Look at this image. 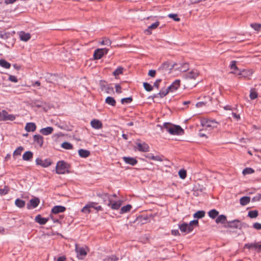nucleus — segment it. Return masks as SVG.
<instances>
[{
	"instance_id": "nucleus-1",
	"label": "nucleus",
	"mask_w": 261,
	"mask_h": 261,
	"mask_svg": "<svg viewBox=\"0 0 261 261\" xmlns=\"http://www.w3.org/2000/svg\"><path fill=\"white\" fill-rule=\"evenodd\" d=\"M162 128H164L170 134L173 135H182L184 133V129L179 125H175L170 123H165Z\"/></svg>"
},
{
	"instance_id": "nucleus-2",
	"label": "nucleus",
	"mask_w": 261,
	"mask_h": 261,
	"mask_svg": "<svg viewBox=\"0 0 261 261\" xmlns=\"http://www.w3.org/2000/svg\"><path fill=\"white\" fill-rule=\"evenodd\" d=\"M198 225V221L194 220L191 221L189 224L183 222L179 224L178 226L180 230L182 232L189 233L193 231L194 226Z\"/></svg>"
},
{
	"instance_id": "nucleus-3",
	"label": "nucleus",
	"mask_w": 261,
	"mask_h": 261,
	"mask_svg": "<svg viewBox=\"0 0 261 261\" xmlns=\"http://www.w3.org/2000/svg\"><path fill=\"white\" fill-rule=\"evenodd\" d=\"M176 64L170 65L167 62L163 63L158 69L157 71L162 75L165 76L171 72Z\"/></svg>"
},
{
	"instance_id": "nucleus-4",
	"label": "nucleus",
	"mask_w": 261,
	"mask_h": 261,
	"mask_svg": "<svg viewBox=\"0 0 261 261\" xmlns=\"http://www.w3.org/2000/svg\"><path fill=\"white\" fill-rule=\"evenodd\" d=\"M68 165L64 161H59L56 166V172L59 174H65L66 172L68 173Z\"/></svg>"
},
{
	"instance_id": "nucleus-5",
	"label": "nucleus",
	"mask_w": 261,
	"mask_h": 261,
	"mask_svg": "<svg viewBox=\"0 0 261 261\" xmlns=\"http://www.w3.org/2000/svg\"><path fill=\"white\" fill-rule=\"evenodd\" d=\"M244 225L245 224H242L240 221L235 220L233 221L227 222L224 225V226L225 228L241 229Z\"/></svg>"
},
{
	"instance_id": "nucleus-6",
	"label": "nucleus",
	"mask_w": 261,
	"mask_h": 261,
	"mask_svg": "<svg viewBox=\"0 0 261 261\" xmlns=\"http://www.w3.org/2000/svg\"><path fill=\"white\" fill-rule=\"evenodd\" d=\"M202 126L205 129L211 130L214 128L217 127L218 122L213 120H207L202 122Z\"/></svg>"
},
{
	"instance_id": "nucleus-7",
	"label": "nucleus",
	"mask_w": 261,
	"mask_h": 261,
	"mask_svg": "<svg viewBox=\"0 0 261 261\" xmlns=\"http://www.w3.org/2000/svg\"><path fill=\"white\" fill-rule=\"evenodd\" d=\"M75 251L79 259H83L87 254L86 248L80 247L77 244L75 245Z\"/></svg>"
},
{
	"instance_id": "nucleus-8",
	"label": "nucleus",
	"mask_w": 261,
	"mask_h": 261,
	"mask_svg": "<svg viewBox=\"0 0 261 261\" xmlns=\"http://www.w3.org/2000/svg\"><path fill=\"white\" fill-rule=\"evenodd\" d=\"M109 49L107 48H98L95 50L94 53V58L95 59H100L105 54H107Z\"/></svg>"
},
{
	"instance_id": "nucleus-9",
	"label": "nucleus",
	"mask_w": 261,
	"mask_h": 261,
	"mask_svg": "<svg viewBox=\"0 0 261 261\" xmlns=\"http://www.w3.org/2000/svg\"><path fill=\"white\" fill-rule=\"evenodd\" d=\"M122 201L120 200L117 201H113L112 199L109 200L106 204L113 210H118L122 204Z\"/></svg>"
},
{
	"instance_id": "nucleus-10",
	"label": "nucleus",
	"mask_w": 261,
	"mask_h": 261,
	"mask_svg": "<svg viewBox=\"0 0 261 261\" xmlns=\"http://www.w3.org/2000/svg\"><path fill=\"white\" fill-rule=\"evenodd\" d=\"M200 74V72L197 69H193L188 72L185 76V79L195 80Z\"/></svg>"
},
{
	"instance_id": "nucleus-11",
	"label": "nucleus",
	"mask_w": 261,
	"mask_h": 261,
	"mask_svg": "<svg viewBox=\"0 0 261 261\" xmlns=\"http://www.w3.org/2000/svg\"><path fill=\"white\" fill-rule=\"evenodd\" d=\"M244 248H247L248 249H254L257 252H260L261 251V244L256 243H247L244 245Z\"/></svg>"
},
{
	"instance_id": "nucleus-12",
	"label": "nucleus",
	"mask_w": 261,
	"mask_h": 261,
	"mask_svg": "<svg viewBox=\"0 0 261 261\" xmlns=\"http://www.w3.org/2000/svg\"><path fill=\"white\" fill-rule=\"evenodd\" d=\"M39 203H40L39 199L37 197H34L32 199H31L29 201V202L27 204V208L28 209L35 208L38 205Z\"/></svg>"
},
{
	"instance_id": "nucleus-13",
	"label": "nucleus",
	"mask_w": 261,
	"mask_h": 261,
	"mask_svg": "<svg viewBox=\"0 0 261 261\" xmlns=\"http://www.w3.org/2000/svg\"><path fill=\"white\" fill-rule=\"evenodd\" d=\"M36 163L37 165H40L43 167H47L50 166L51 164V161L49 159H45L42 160L40 158H37L36 160Z\"/></svg>"
},
{
	"instance_id": "nucleus-14",
	"label": "nucleus",
	"mask_w": 261,
	"mask_h": 261,
	"mask_svg": "<svg viewBox=\"0 0 261 261\" xmlns=\"http://www.w3.org/2000/svg\"><path fill=\"white\" fill-rule=\"evenodd\" d=\"M137 149L140 151L147 152L149 151V146L147 144L143 142L141 143L139 142H136Z\"/></svg>"
},
{
	"instance_id": "nucleus-15",
	"label": "nucleus",
	"mask_w": 261,
	"mask_h": 261,
	"mask_svg": "<svg viewBox=\"0 0 261 261\" xmlns=\"http://www.w3.org/2000/svg\"><path fill=\"white\" fill-rule=\"evenodd\" d=\"M91 126L94 129H98L102 127V122L98 119H93L90 122Z\"/></svg>"
},
{
	"instance_id": "nucleus-16",
	"label": "nucleus",
	"mask_w": 261,
	"mask_h": 261,
	"mask_svg": "<svg viewBox=\"0 0 261 261\" xmlns=\"http://www.w3.org/2000/svg\"><path fill=\"white\" fill-rule=\"evenodd\" d=\"M180 81L179 80H176L170 86H169L168 90L171 92L176 91L180 86Z\"/></svg>"
},
{
	"instance_id": "nucleus-17",
	"label": "nucleus",
	"mask_w": 261,
	"mask_h": 261,
	"mask_svg": "<svg viewBox=\"0 0 261 261\" xmlns=\"http://www.w3.org/2000/svg\"><path fill=\"white\" fill-rule=\"evenodd\" d=\"M66 208L61 205L55 206L51 210V213L54 214H57L59 213H63L65 211Z\"/></svg>"
},
{
	"instance_id": "nucleus-18",
	"label": "nucleus",
	"mask_w": 261,
	"mask_h": 261,
	"mask_svg": "<svg viewBox=\"0 0 261 261\" xmlns=\"http://www.w3.org/2000/svg\"><path fill=\"white\" fill-rule=\"evenodd\" d=\"M160 22L159 21H156L153 23L151 25H149L147 29L144 31V33L147 35L151 34V30L155 29L159 25Z\"/></svg>"
},
{
	"instance_id": "nucleus-19",
	"label": "nucleus",
	"mask_w": 261,
	"mask_h": 261,
	"mask_svg": "<svg viewBox=\"0 0 261 261\" xmlns=\"http://www.w3.org/2000/svg\"><path fill=\"white\" fill-rule=\"evenodd\" d=\"M48 218L42 217L40 215H38L35 218V221L41 225L45 224L48 221Z\"/></svg>"
},
{
	"instance_id": "nucleus-20",
	"label": "nucleus",
	"mask_w": 261,
	"mask_h": 261,
	"mask_svg": "<svg viewBox=\"0 0 261 261\" xmlns=\"http://www.w3.org/2000/svg\"><path fill=\"white\" fill-rule=\"evenodd\" d=\"M36 129V124L33 122H29L26 124L25 129L28 132H34Z\"/></svg>"
},
{
	"instance_id": "nucleus-21",
	"label": "nucleus",
	"mask_w": 261,
	"mask_h": 261,
	"mask_svg": "<svg viewBox=\"0 0 261 261\" xmlns=\"http://www.w3.org/2000/svg\"><path fill=\"white\" fill-rule=\"evenodd\" d=\"M123 160L126 163L132 166H134L137 163V161L133 158L124 156L123 158Z\"/></svg>"
},
{
	"instance_id": "nucleus-22",
	"label": "nucleus",
	"mask_w": 261,
	"mask_h": 261,
	"mask_svg": "<svg viewBox=\"0 0 261 261\" xmlns=\"http://www.w3.org/2000/svg\"><path fill=\"white\" fill-rule=\"evenodd\" d=\"M97 196L99 197H100L101 199H102L103 202L106 204V202H108L109 201V200H111V196L109 195L107 193H99L97 194Z\"/></svg>"
},
{
	"instance_id": "nucleus-23",
	"label": "nucleus",
	"mask_w": 261,
	"mask_h": 261,
	"mask_svg": "<svg viewBox=\"0 0 261 261\" xmlns=\"http://www.w3.org/2000/svg\"><path fill=\"white\" fill-rule=\"evenodd\" d=\"M19 37L21 40L27 41L31 38V35L29 33H26L21 31L19 33Z\"/></svg>"
},
{
	"instance_id": "nucleus-24",
	"label": "nucleus",
	"mask_w": 261,
	"mask_h": 261,
	"mask_svg": "<svg viewBox=\"0 0 261 261\" xmlns=\"http://www.w3.org/2000/svg\"><path fill=\"white\" fill-rule=\"evenodd\" d=\"M34 142L37 143L41 147L43 144V138L40 135H35L34 136Z\"/></svg>"
},
{
	"instance_id": "nucleus-25",
	"label": "nucleus",
	"mask_w": 261,
	"mask_h": 261,
	"mask_svg": "<svg viewBox=\"0 0 261 261\" xmlns=\"http://www.w3.org/2000/svg\"><path fill=\"white\" fill-rule=\"evenodd\" d=\"M216 222L217 223H221L225 225L227 222L226 217L224 215L218 216L217 218L216 219Z\"/></svg>"
},
{
	"instance_id": "nucleus-26",
	"label": "nucleus",
	"mask_w": 261,
	"mask_h": 261,
	"mask_svg": "<svg viewBox=\"0 0 261 261\" xmlns=\"http://www.w3.org/2000/svg\"><path fill=\"white\" fill-rule=\"evenodd\" d=\"M53 128L52 127H47L40 129V132L43 135H48L51 134L53 132Z\"/></svg>"
},
{
	"instance_id": "nucleus-27",
	"label": "nucleus",
	"mask_w": 261,
	"mask_h": 261,
	"mask_svg": "<svg viewBox=\"0 0 261 261\" xmlns=\"http://www.w3.org/2000/svg\"><path fill=\"white\" fill-rule=\"evenodd\" d=\"M79 154L82 158H87L90 154L89 150L81 149L79 150Z\"/></svg>"
},
{
	"instance_id": "nucleus-28",
	"label": "nucleus",
	"mask_w": 261,
	"mask_h": 261,
	"mask_svg": "<svg viewBox=\"0 0 261 261\" xmlns=\"http://www.w3.org/2000/svg\"><path fill=\"white\" fill-rule=\"evenodd\" d=\"M146 157L150 160H154V161H157L159 162H162L163 161V156L160 155H156L154 156L152 155V154H148Z\"/></svg>"
},
{
	"instance_id": "nucleus-29",
	"label": "nucleus",
	"mask_w": 261,
	"mask_h": 261,
	"mask_svg": "<svg viewBox=\"0 0 261 261\" xmlns=\"http://www.w3.org/2000/svg\"><path fill=\"white\" fill-rule=\"evenodd\" d=\"M33 158V153L28 151L24 152L22 155V159L24 161H30Z\"/></svg>"
},
{
	"instance_id": "nucleus-30",
	"label": "nucleus",
	"mask_w": 261,
	"mask_h": 261,
	"mask_svg": "<svg viewBox=\"0 0 261 261\" xmlns=\"http://www.w3.org/2000/svg\"><path fill=\"white\" fill-rule=\"evenodd\" d=\"M250 198L248 196H244L240 199V204L242 205H246L249 203Z\"/></svg>"
},
{
	"instance_id": "nucleus-31",
	"label": "nucleus",
	"mask_w": 261,
	"mask_h": 261,
	"mask_svg": "<svg viewBox=\"0 0 261 261\" xmlns=\"http://www.w3.org/2000/svg\"><path fill=\"white\" fill-rule=\"evenodd\" d=\"M208 216L212 218L215 219L219 215V212L216 210H212L208 213Z\"/></svg>"
},
{
	"instance_id": "nucleus-32",
	"label": "nucleus",
	"mask_w": 261,
	"mask_h": 261,
	"mask_svg": "<svg viewBox=\"0 0 261 261\" xmlns=\"http://www.w3.org/2000/svg\"><path fill=\"white\" fill-rule=\"evenodd\" d=\"M106 102L112 106H115L116 105V101L114 98L109 96L106 99Z\"/></svg>"
},
{
	"instance_id": "nucleus-33",
	"label": "nucleus",
	"mask_w": 261,
	"mask_h": 261,
	"mask_svg": "<svg viewBox=\"0 0 261 261\" xmlns=\"http://www.w3.org/2000/svg\"><path fill=\"white\" fill-rule=\"evenodd\" d=\"M253 72L251 70H243L242 77L244 78H249L252 75Z\"/></svg>"
},
{
	"instance_id": "nucleus-34",
	"label": "nucleus",
	"mask_w": 261,
	"mask_h": 261,
	"mask_svg": "<svg viewBox=\"0 0 261 261\" xmlns=\"http://www.w3.org/2000/svg\"><path fill=\"white\" fill-rule=\"evenodd\" d=\"M204 216H205L204 211H199L194 214L193 217L195 218L200 219V218H203Z\"/></svg>"
},
{
	"instance_id": "nucleus-35",
	"label": "nucleus",
	"mask_w": 261,
	"mask_h": 261,
	"mask_svg": "<svg viewBox=\"0 0 261 261\" xmlns=\"http://www.w3.org/2000/svg\"><path fill=\"white\" fill-rule=\"evenodd\" d=\"M0 66L4 68L9 69L11 66V64L6 60L1 59L0 60Z\"/></svg>"
},
{
	"instance_id": "nucleus-36",
	"label": "nucleus",
	"mask_w": 261,
	"mask_h": 261,
	"mask_svg": "<svg viewBox=\"0 0 261 261\" xmlns=\"http://www.w3.org/2000/svg\"><path fill=\"white\" fill-rule=\"evenodd\" d=\"M15 204L17 207L22 208L25 205V201L19 199H17L15 201Z\"/></svg>"
},
{
	"instance_id": "nucleus-37",
	"label": "nucleus",
	"mask_w": 261,
	"mask_h": 261,
	"mask_svg": "<svg viewBox=\"0 0 261 261\" xmlns=\"http://www.w3.org/2000/svg\"><path fill=\"white\" fill-rule=\"evenodd\" d=\"M10 36V33L9 32H6L5 31H0V38L3 40H6L8 39Z\"/></svg>"
},
{
	"instance_id": "nucleus-38",
	"label": "nucleus",
	"mask_w": 261,
	"mask_h": 261,
	"mask_svg": "<svg viewBox=\"0 0 261 261\" xmlns=\"http://www.w3.org/2000/svg\"><path fill=\"white\" fill-rule=\"evenodd\" d=\"M132 208V205L127 204L126 206H123L120 210V213L123 214L129 212Z\"/></svg>"
},
{
	"instance_id": "nucleus-39",
	"label": "nucleus",
	"mask_w": 261,
	"mask_h": 261,
	"mask_svg": "<svg viewBox=\"0 0 261 261\" xmlns=\"http://www.w3.org/2000/svg\"><path fill=\"white\" fill-rule=\"evenodd\" d=\"M258 94L254 89L250 90L249 97L251 99H254L257 97Z\"/></svg>"
},
{
	"instance_id": "nucleus-40",
	"label": "nucleus",
	"mask_w": 261,
	"mask_h": 261,
	"mask_svg": "<svg viewBox=\"0 0 261 261\" xmlns=\"http://www.w3.org/2000/svg\"><path fill=\"white\" fill-rule=\"evenodd\" d=\"M61 147L65 149H71L73 148L72 145L67 142H63L61 144Z\"/></svg>"
},
{
	"instance_id": "nucleus-41",
	"label": "nucleus",
	"mask_w": 261,
	"mask_h": 261,
	"mask_svg": "<svg viewBox=\"0 0 261 261\" xmlns=\"http://www.w3.org/2000/svg\"><path fill=\"white\" fill-rule=\"evenodd\" d=\"M169 92H171L170 90H168V88H167L166 89L161 90L157 95H159L161 97H163L164 96L167 95Z\"/></svg>"
},
{
	"instance_id": "nucleus-42",
	"label": "nucleus",
	"mask_w": 261,
	"mask_h": 261,
	"mask_svg": "<svg viewBox=\"0 0 261 261\" xmlns=\"http://www.w3.org/2000/svg\"><path fill=\"white\" fill-rule=\"evenodd\" d=\"M123 68L119 67L117 68L113 73V74L116 77L120 74L123 73Z\"/></svg>"
},
{
	"instance_id": "nucleus-43",
	"label": "nucleus",
	"mask_w": 261,
	"mask_h": 261,
	"mask_svg": "<svg viewBox=\"0 0 261 261\" xmlns=\"http://www.w3.org/2000/svg\"><path fill=\"white\" fill-rule=\"evenodd\" d=\"M188 64L187 63H185L181 65V67H178L177 68V69L180 70V71L186 72V71L188 70Z\"/></svg>"
},
{
	"instance_id": "nucleus-44",
	"label": "nucleus",
	"mask_w": 261,
	"mask_h": 261,
	"mask_svg": "<svg viewBox=\"0 0 261 261\" xmlns=\"http://www.w3.org/2000/svg\"><path fill=\"white\" fill-rule=\"evenodd\" d=\"M23 150L22 147L19 146L18 147L14 152L13 156H18L21 154L22 151Z\"/></svg>"
},
{
	"instance_id": "nucleus-45",
	"label": "nucleus",
	"mask_w": 261,
	"mask_h": 261,
	"mask_svg": "<svg viewBox=\"0 0 261 261\" xmlns=\"http://www.w3.org/2000/svg\"><path fill=\"white\" fill-rule=\"evenodd\" d=\"M254 172V170L251 168H246L243 171L244 175L251 174Z\"/></svg>"
},
{
	"instance_id": "nucleus-46",
	"label": "nucleus",
	"mask_w": 261,
	"mask_h": 261,
	"mask_svg": "<svg viewBox=\"0 0 261 261\" xmlns=\"http://www.w3.org/2000/svg\"><path fill=\"white\" fill-rule=\"evenodd\" d=\"M258 215V212L256 210L251 211L248 213V216L251 218H256Z\"/></svg>"
},
{
	"instance_id": "nucleus-47",
	"label": "nucleus",
	"mask_w": 261,
	"mask_h": 261,
	"mask_svg": "<svg viewBox=\"0 0 261 261\" xmlns=\"http://www.w3.org/2000/svg\"><path fill=\"white\" fill-rule=\"evenodd\" d=\"M143 86L145 89L147 91H151L153 89L152 86L148 83H144Z\"/></svg>"
},
{
	"instance_id": "nucleus-48",
	"label": "nucleus",
	"mask_w": 261,
	"mask_h": 261,
	"mask_svg": "<svg viewBox=\"0 0 261 261\" xmlns=\"http://www.w3.org/2000/svg\"><path fill=\"white\" fill-rule=\"evenodd\" d=\"M133 100V99L131 97L127 98H123L121 100V102L122 104L124 103H130Z\"/></svg>"
},
{
	"instance_id": "nucleus-49",
	"label": "nucleus",
	"mask_w": 261,
	"mask_h": 261,
	"mask_svg": "<svg viewBox=\"0 0 261 261\" xmlns=\"http://www.w3.org/2000/svg\"><path fill=\"white\" fill-rule=\"evenodd\" d=\"M100 43L101 45H110L111 44V41L108 38H104L103 40L100 42Z\"/></svg>"
},
{
	"instance_id": "nucleus-50",
	"label": "nucleus",
	"mask_w": 261,
	"mask_h": 261,
	"mask_svg": "<svg viewBox=\"0 0 261 261\" xmlns=\"http://www.w3.org/2000/svg\"><path fill=\"white\" fill-rule=\"evenodd\" d=\"M15 118L16 117H15V115H12V114H9L7 112V115H6V121H7V120L13 121V120H15Z\"/></svg>"
},
{
	"instance_id": "nucleus-51",
	"label": "nucleus",
	"mask_w": 261,
	"mask_h": 261,
	"mask_svg": "<svg viewBox=\"0 0 261 261\" xmlns=\"http://www.w3.org/2000/svg\"><path fill=\"white\" fill-rule=\"evenodd\" d=\"M118 259V257H117L115 255H111L109 256H107L105 259V261H116Z\"/></svg>"
},
{
	"instance_id": "nucleus-52",
	"label": "nucleus",
	"mask_w": 261,
	"mask_h": 261,
	"mask_svg": "<svg viewBox=\"0 0 261 261\" xmlns=\"http://www.w3.org/2000/svg\"><path fill=\"white\" fill-rule=\"evenodd\" d=\"M178 175L181 179H185L187 175V173L185 170H180L178 172Z\"/></svg>"
},
{
	"instance_id": "nucleus-53",
	"label": "nucleus",
	"mask_w": 261,
	"mask_h": 261,
	"mask_svg": "<svg viewBox=\"0 0 261 261\" xmlns=\"http://www.w3.org/2000/svg\"><path fill=\"white\" fill-rule=\"evenodd\" d=\"M9 189L8 187L5 186L4 189H0V195H6L8 193Z\"/></svg>"
},
{
	"instance_id": "nucleus-54",
	"label": "nucleus",
	"mask_w": 261,
	"mask_h": 261,
	"mask_svg": "<svg viewBox=\"0 0 261 261\" xmlns=\"http://www.w3.org/2000/svg\"><path fill=\"white\" fill-rule=\"evenodd\" d=\"M6 115H7L6 111H0V121H6Z\"/></svg>"
},
{
	"instance_id": "nucleus-55",
	"label": "nucleus",
	"mask_w": 261,
	"mask_h": 261,
	"mask_svg": "<svg viewBox=\"0 0 261 261\" xmlns=\"http://www.w3.org/2000/svg\"><path fill=\"white\" fill-rule=\"evenodd\" d=\"M237 62L236 61H232L231 62V64L230 65V67L231 69H233L234 70H239L238 67L236 65Z\"/></svg>"
},
{
	"instance_id": "nucleus-56",
	"label": "nucleus",
	"mask_w": 261,
	"mask_h": 261,
	"mask_svg": "<svg viewBox=\"0 0 261 261\" xmlns=\"http://www.w3.org/2000/svg\"><path fill=\"white\" fill-rule=\"evenodd\" d=\"M251 27L255 31H259L261 29V24L259 23H252Z\"/></svg>"
},
{
	"instance_id": "nucleus-57",
	"label": "nucleus",
	"mask_w": 261,
	"mask_h": 261,
	"mask_svg": "<svg viewBox=\"0 0 261 261\" xmlns=\"http://www.w3.org/2000/svg\"><path fill=\"white\" fill-rule=\"evenodd\" d=\"M168 16L173 19L176 21H179L180 20V18L177 17V15L176 14H169Z\"/></svg>"
},
{
	"instance_id": "nucleus-58",
	"label": "nucleus",
	"mask_w": 261,
	"mask_h": 261,
	"mask_svg": "<svg viewBox=\"0 0 261 261\" xmlns=\"http://www.w3.org/2000/svg\"><path fill=\"white\" fill-rule=\"evenodd\" d=\"M64 217L63 215H59V218L55 217L54 216H51V218L54 222H59L60 219H63Z\"/></svg>"
},
{
	"instance_id": "nucleus-59",
	"label": "nucleus",
	"mask_w": 261,
	"mask_h": 261,
	"mask_svg": "<svg viewBox=\"0 0 261 261\" xmlns=\"http://www.w3.org/2000/svg\"><path fill=\"white\" fill-rule=\"evenodd\" d=\"M82 212L85 213H89L90 212V208L88 204H86L82 210Z\"/></svg>"
},
{
	"instance_id": "nucleus-60",
	"label": "nucleus",
	"mask_w": 261,
	"mask_h": 261,
	"mask_svg": "<svg viewBox=\"0 0 261 261\" xmlns=\"http://www.w3.org/2000/svg\"><path fill=\"white\" fill-rule=\"evenodd\" d=\"M239 72H236L234 71H231L229 73H233V74H235L237 75H239L240 76L239 77V78H241L242 77V72H243V70H241L239 69V70H238Z\"/></svg>"
},
{
	"instance_id": "nucleus-61",
	"label": "nucleus",
	"mask_w": 261,
	"mask_h": 261,
	"mask_svg": "<svg viewBox=\"0 0 261 261\" xmlns=\"http://www.w3.org/2000/svg\"><path fill=\"white\" fill-rule=\"evenodd\" d=\"M9 80L14 83H16L18 81L16 76L11 75H9Z\"/></svg>"
},
{
	"instance_id": "nucleus-62",
	"label": "nucleus",
	"mask_w": 261,
	"mask_h": 261,
	"mask_svg": "<svg viewBox=\"0 0 261 261\" xmlns=\"http://www.w3.org/2000/svg\"><path fill=\"white\" fill-rule=\"evenodd\" d=\"M253 226L254 228H255L257 230L261 229V224L260 223L256 222L253 224Z\"/></svg>"
},
{
	"instance_id": "nucleus-63",
	"label": "nucleus",
	"mask_w": 261,
	"mask_h": 261,
	"mask_svg": "<svg viewBox=\"0 0 261 261\" xmlns=\"http://www.w3.org/2000/svg\"><path fill=\"white\" fill-rule=\"evenodd\" d=\"M116 92L118 93H121L122 92L121 87L119 85H115Z\"/></svg>"
},
{
	"instance_id": "nucleus-64",
	"label": "nucleus",
	"mask_w": 261,
	"mask_h": 261,
	"mask_svg": "<svg viewBox=\"0 0 261 261\" xmlns=\"http://www.w3.org/2000/svg\"><path fill=\"white\" fill-rule=\"evenodd\" d=\"M156 71L154 70H150L148 72V75L151 77H154L155 75Z\"/></svg>"
}]
</instances>
